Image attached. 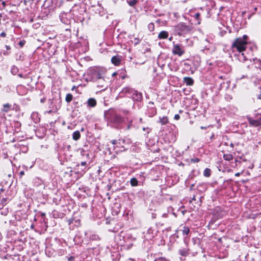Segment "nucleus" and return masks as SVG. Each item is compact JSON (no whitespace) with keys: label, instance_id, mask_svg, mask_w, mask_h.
Returning <instances> with one entry per match:
<instances>
[{"label":"nucleus","instance_id":"1","mask_svg":"<svg viewBox=\"0 0 261 261\" xmlns=\"http://www.w3.org/2000/svg\"><path fill=\"white\" fill-rule=\"evenodd\" d=\"M106 73L105 68L100 67H93L89 69L88 74L91 76V81L93 82L102 81V85H98L100 88H105L107 86L105 80Z\"/></svg>","mask_w":261,"mask_h":261},{"label":"nucleus","instance_id":"2","mask_svg":"<svg viewBox=\"0 0 261 261\" xmlns=\"http://www.w3.org/2000/svg\"><path fill=\"white\" fill-rule=\"evenodd\" d=\"M248 36L244 35L242 37L236 38L232 43L231 47L236 48L239 53L245 51L247 48Z\"/></svg>","mask_w":261,"mask_h":261},{"label":"nucleus","instance_id":"3","mask_svg":"<svg viewBox=\"0 0 261 261\" xmlns=\"http://www.w3.org/2000/svg\"><path fill=\"white\" fill-rule=\"evenodd\" d=\"M175 32L179 36L188 33L191 31V27L184 23H180L174 28Z\"/></svg>","mask_w":261,"mask_h":261},{"label":"nucleus","instance_id":"4","mask_svg":"<svg viewBox=\"0 0 261 261\" xmlns=\"http://www.w3.org/2000/svg\"><path fill=\"white\" fill-rule=\"evenodd\" d=\"M113 145L114 149L116 152L122 151L125 150L124 144L125 143L124 139H119L118 140H113L111 141Z\"/></svg>","mask_w":261,"mask_h":261},{"label":"nucleus","instance_id":"5","mask_svg":"<svg viewBox=\"0 0 261 261\" xmlns=\"http://www.w3.org/2000/svg\"><path fill=\"white\" fill-rule=\"evenodd\" d=\"M134 90V89H133L129 87H125L121 91L119 95L120 97H124L125 96L130 97Z\"/></svg>","mask_w":261,"mask_h":261},{"label":"nucleus","instance_id":"6","mask_svg":"<svg viewBox=\"0 0 261 261\" xmlns=\"http://www.w3.org/2000/svg\"><path fill=\"white\" fill-rule=\"evenodd\" d=\"M130 97L133 100L136 101H141L142 100V95L141 92L134 89Z\"/></svg>","mask_w":261,"mask_h":261},{"label":"nucleus","instance_id":"7","mask_svg":"<svg viewBox=\"0 0 261 261\" xmlns=\"http://www.w3.org/2000/svg\"><path fill=\"white\" fill-rule=\"evenodd\" d=\"M172 53L174 55H177L178 56H182L184 53V50L181 48L178 44L174 45L172 48Z\"/></svg>","mask_w":261,"mask_h":261},{"label":"nucleus","instance_id":"8","mask_svg":"<svg viewBox=\"0 0 261 261\" xmlns=\"http://www.w3.org/2000/svg\"><path fill=\"white\" fill-rule=\"evenodd\" d=\"M123 117L118 114H115L111 119V121L116 124H119L123 122Z\"/></svg>","mask_w":261,"mask_h":261},{"label":"nucleus","instance_id":"9","mask_svg":"<svg viewBox=\"0 0 261 261\" xmlns=\"http://www.w3.org/2000/svg\"><path fill=\"white\" fill-rule=\"evenodd\" d=\"M248 121L251 125L257 126L261 124V116L258 119H253L251 118H249Z\"/></svg>","mask_w":261,"mask_h":261},{"label":"nucleus","instance_id":"10","mask_svg":"<svg viewBox=\"0 0 261 261\" xmlns=\"http://www.w3.org/2000/svg\"><path fill=\"white\" fill-rule=\"evenodd\" d=\"M189 248L186 245V247L181 248L179 250V253L182 256H187L189 254Z\"/></svg>","mask_w":261,"mask_h":261},{"label":"nucleus","instance_id":"11","mask_svg":"<svg viewBox=\"0 0 261 261\" xmlns=\"http://www.w3.org/2000/svg\"><path fill=\"white\" fill-rule=\"evenodd\" d=\"M121 61V58L118 56H113L111 59L112 63L116 66L119 65L120 64Z\"/></svg>","mask_w":261,"mask_h":261},{"label":"nucleus","instance_id":"12","mask_svg":"<svg viewBox=\"0 0 261 261\" xmlns=\"http://www.w3.org/2000/svg\"><path fill=\"white\" fill-rule=\"evenodd\" d=\"M183 81L187 86H192L194 84V80L190 77H185L183 79Z\"/></svg>","mask_w":261,"mask_h":261},{"label":"nucleus","instance_id":"13","mask_svg":"<svg viewBox=\"0 0 261 261\" xmlns=\"http://www.w3.org/2000/svg\"><path fill=\"white\" fill-rule=\"evenodd\" d=\"M169 33L165 31H161L158 35V38L160 39H167L168 37Z\"/></svg>","mask_w":261,"mask_h":261},{"label":"nucleus","instance_id":"14","mask_svg":"<svg viewBox=\"0 0 261 261\" xmlns=\"http://www.w3.org/2000/svg\"><path fill=\"white\" fill-rule=\"evenodd\" d=\"M96 100L95 99L90 98L87 100V105L89 107H94L96 105Z\"/></svg>","mask_w":261,"mask_h":261},{"label":"nucleus","instance_id":"15","mask_svg":"<svg viewBox=\"0 0 261 261\" xmlns=\"http://www.w3.org/2000/svg\"><path fill=\"white\" fill-rule=\"evenodd\" d=\"M11 110V105L9 103H6L3 105V108L2 109V111L4 113H7Z\"/></svg>","mask_w":261,"mask_h":261},{"label":"nucleus","instance_id":"16","mask_svg":"<svg viewBox=\"0 0 261 261\" xmlns=\"http://www.w3.org/2000/svg\"><path fill=\"white\" fill-rule=\"evenodd\" d=\"M193 17L196 20V23L197 24H199L201 22V19L200 18V14L198 12L195 13L193 16Z\"/></svg>","mask_w":261,"mask_h":261},{"label":"nucleus","instance_id":"17","mask_svg":"<svg viewBox=\"0 0 261 261\" xmlns=\"http://www.w3.org/2000/svg\"><path fill=\"white\" fill-rule=\"evenodd\" d=\"M240 54L238 56L239 57V60L241 62H245L247 60V57L245 56L244 53H240Z\"/></svg>","mask_w":261,"mask_h":261},{"label":"nucleus","instance_id":"18","mask_svg":"<svg viewBox=\"0 0 261 261\" xmlns=\"http://www.w3.org/2000/svg\"><path fill=\"white\" fill-rule=\"evenodd\" d=\"M81 134L79 131L73 132L72 134V138L74 140H77L80 139Z\"/></svg>","mask_w":261,"mask_h":261},{"label":"nucleus","instance_id":"19","mask_svg":"<svg viewBox=\"0 0 261 261\" xmlns=\"http://www.w3.org/2000/svg\"><path fill=\"white\" fill-rule=\"evenodd\" d=\"M130 183L131 186L133 187H136L138 185V181L135 177L132 178L130 179Z\"/></svg>","mask_w":261,"mask_h":261},{"label":"nucleus","instance_id":"20","mask_svg":"<svg viewBox=\"0 0 261 261\" xmlns=\"http://www.w3.org/2000/svg\"><path fill=\"white\" fill-rule=\"evenodd\" d=\"M181 231H182V235L187 236L190 232V229L188 227L185 226L183 227Z\"/></svg>","mask_w":261,"mask_h":261},{"label":"nucleus","instance_id":"21","mask_svg":"<svg viewBox=\"0 0 261 261\" xmlns=\"http://www.w3.org/2000/svg\"><path fill=\"white\" fill-rule=\"evenodd\" d=\"M160 122L162 125H164L167 124L168 122V119L167 117L164 116L162 118H160Z\"/></svg>","mask_w":261,"mask_h":261},{"label":"nucleus","instance_id":"22","mask_svg":"<svg viewBox=\"0 0 261 261\" xmlns=\"http://www.w3.org/2000/svg\"><path fill=\"white\" fill-rule=\"evenodd\" d=\"M223 158L226 161H231L233 159V155L231 154H224Z\"/></svg>","mask_w":261,"mask_h":261},{"label":"nucleus","instance_id":"23","mask_svg":"<svg viewBox=\"0 0 261 261\" xmlns=\"http://www.w3.org/2000/svg\"><path fill=\"white\" fill-rule=\"evenodd\" d=\"M211 171L208 168H206L204 169L203 172V175L205 177H210L211 175Z\"/></svg>","mask_w":261,"mask_h":261},{"label":"nucleus","instance_id":"24","mask_svg":"<svg viewBox=\"0 0 261 261\" xmlns=\"http://www.w3.org/2000/svg\"><path fill=\"white\" fill-rule=\"evenodd\" d=\"M9 199L8 198H3L1 200H0V202L2 203V207H4L5 205H6Z\"/></svg>","mask_w":261,"mask_h":261},{"label":"nucleus","instance_id":"25","mask_svg":"<svg viewBox=\"0 0 261 261\" xmlns=\"http://www.w3.org/2000/svg\"><path fill=\"white\" fill-rule=\"evenodd\" d=\"M72 98H73V96L71 94H70V93L67 94L66 95V98H65L66 101L68 103L70 102V101H71Z\"/></svg>","mask_w":261,"mask_h":261},{"label":"nucleus","instance_id":"26","mask_svg":"<svg viewBox=\"0 0 261 261\" xmlns=\"http://www.w3.org/2000/svg\"><path fill=\"white\" fill-rule=\"evenodd\" d=\"M138 1V0H127V3L130 6L133 7L137 3Z\"/></svg>","mask_w":261,"mask_h":261},{"label":"nucleus","instance_id":"27","mask_svg":"<svg viewBox=\"0 0 261 261\" xmlns=\"http://www.w3.org/2000/svg\"><path fill=\"white\" fill-rule=\"evenodd\" d=\"M1 211V214L2 215L6 216L8 213V209L7 208H4L3 207L2 209L0 210Z\"/></svg>","mask_w":261,"mask_h":261},{"label":"nucleus","instance_id":"28","mask_svg":"<svg viewBox=\"0 0 261 261\" xmlns=\"http://www.w3.org/2000/svg\"><path fill=\"white\" fill-rule=\"evenodd\" d=\"M18 69L16 66H13L12 67L11 72L13 74L15 75L18 72Z\"/></svg>","mask_w":261,"mask_h":261},{"label":"nucleus","instance_id":"29","mask_svg":"<svg viewBox=\"0 0 261 261\" xmlns=\"http://www.w3.org/2000/svg\"><path fill=\"white\" fill-rule=\"evenodd\" d=\"M148 29L150 32L153 31L154 30V23H152V22H151V23H149L148 25Z\"/></svg>","mask_w":261,"mask_h":261},{"label":"nucleus","instance_id":"30","mask_svg":"<svg viewBox=\"0 0 261 261\" xmlns=\"http://www.w3.org/2000/svg\"><path fill=\"white\" fill-rule=\"evenodd\" d=\"M80 153L82 156L86 155L87 158H89V155L88 153H85V151L83 149H80Z\"/></svg>","mask_w":261,"mask_h":261},{"label":"nucleus","instance_id":"31","mask_svg":"<svg viewBox=\"0 0 261 261\" xmlns=\"http://www.w3.org/2000/svg\"><path fill=\"white\" fill-rule=\"evenodd\" d=\"M81 165L82 166L84 167V168L83 169H81L82 171L84 173L85 172V171H86V167H85V166L86 165V162L84 161V162H81Z\"/></svg>","mask_w":261,"mask_h":261},{"label":"nucleus","instance_id":"32","mask_svg":"<svg viewBox=\"0 0 261 261\" xmlns=\"http://www.w3.org/2000/svg\"><path fill=\"white\" fill-rule=\"evenodd\" d=\"M132 120H130L128 122V124L127 126L126 129L129 130L132 128Z\"/></svg>","mask_w":261,"mask_h":261},{"label":"nucleus","instance_id":"33","mask_svg":"<svg viewBox=\"0 0 261 261\" xmlns=\"http://www.w3.org/2000/svg\"><path fill=\"white\" fill-rule=\"evenodd\" d=\"M25 43V41L24 40H21L19 42L18 44L21 47H22L24 46Z\"/></svg>","mask_w":261,"mask_h":261},{"label":"nucleus","instance_id":"34","mask_svg":"<svg viewBox=\"0 0 261 261\" xmlns=\"http://www.w3.org/2000/svg\"><path fill=\"white\" fill-rule=\"evenodd\" d=\"M140 42V40L138 38H135L134 39V44L135 45L139 44Z\"/></svg>","mask_w":261,"mask_h":261},{"label":"nucleus","instance_id":"35","mask_svg":"<svg viewBox=\"0 0 261 261\" xmlns=\"http://www.w3.org/2000/svg\"><path fill=\"white\" fill-rule=\"evenodd\" d=\"M67 259H68V261H74V257L73 256H70V257H68Z\"/></svg>","mask_w":261,"mask_h":261},{"label":"nucleus","instance_id":"36","mask_svg":"<svg viewBox=\"0 0 261 261\" xmlns=\"http://www.w3.org/2000/svg\"><path fill=\"white\" fill-rule=\"evenodd\" d=\"M174 118V119L177 120L179 119L180 116L178 114H176V115H175Z\"/></svg>","mask_w":261,"mask_h":261},{"label":"nucleus","instance_id":"37","mask_svg":"<svg viewBox=\"0 0 261 261\" xmlns=\"http://www.w3.org/2000/svg\"><path fill=\"white\" fill-rule=\"evenodd\" d=\"M0 36L4 38L6 36V33L4 32H2L0 34Z\"/></svg>","mask_w":261,"mask_h":261},{"label":"nucleus","instance_id":"38","mask_svg":"<svg viewBox=\"0 0 261 261\" xmlns=\"http://www.w3.org/2000/svg\"><path fill=\"white\" fill-rule=\"evenodd\" d=\"M160 261H169L168 259L164 257H160Z\"/></svg>","mask_w":261,"mask_h":261},{"label":"nucleus","instance_id":"39","mask_svg":"<svg viewBox=\"0 0 261 261\" xmlns=\"http://www.w3.org/2000/svg\"><path fill=\"white\" fill-rule=\"evenodd\" d=\"M45 100H46V98H45V97H43V98H41V99H40V102H41V103H44V101H45Z\"/></svg>","mask_w":261,"mask_h":261},{"label":"nucleus","instance_id":"40","mask_svg":"<svg viewBox=\"0 0 261 261\" xmlns=\"http://www.w3.org/2000/svg\"><path fill=\"white\" fill-rule=\"evenodd\" d=\"M96 83H97V86H98V85H102V81H99L98 82H96Z\"/></svg>","mask_w":261,"mask_h":261},{"label":"nucleus","instance_id":"41","mask_svg":"<svg viewBox=\"0 0 261 261\" xmlns=\"http://www.w3.org/2000/svg\"><path fill=\"white\" fill-rule=\"evenodd\" d=\"M242 172H237L235 174L236 176H239Z\"/></svg>","mask_w":261,"mask_h":261},{"label":"nucleus","instance_id":"42","mask_svg":"<svg viewBox=\"0 0 261 261\" xmlns=\"http://www.w3.org/2000/svg\"><path fill=\"white\" fill-rule=\"evenodd\" d=\"M6 48H7V49L8 50H10L11 49V47L9 45H6Z\"/></svg>","mask_w":261,"mask_h":261},{"label":"nucleus","instance_id":"43","mask_svg":"<svg viewBox=\"0 0 261 261\" xmlns=\"http://www.w3.org/2000/svg\"><path fill=\"white\" fill-rule=\"evenodd\" d=\"M28 0H24V1H23V4H24V5H27V2H28Z\"/></svg>","mask_w":261,"mask_h":261},{"label":"nucleus","instance_id":"44","mask_svg":"<svg viewBox=\"0 0 261 261\" xmlns=\"http://www.w3.org/2000/svg\"><path fill=\"white\" fill-rule=\"evenodd\" d=\"M2 4L3 5V6L4 7H5L6 5L5 2H4V1H2Z\"/></svg>","mask_w":261,"mask_h":261},{"label":"nucleus","instance_id":"45","mask_svg":"<svg viewBox=\"0 0 261 261\" xmlns=\"http://www.w3.org/2000/svg\"><path fill=\"white\" fill-rule=\"evenodd\" d=\"M16 60H23V59H21V56H19V57H18V59L17 58Z\"/></svg>","mask_w":261,"mask_h":261},{"label":"nucleus","instance_id":"46","mask_svg":"<svg viewBox=\"0 0 261 261\" xmlns=\"http://www.w3.org/2000/svg\"><path fill=\"white\" fill-rule=\"evenodd\" d=\"M37 115V113H33L32 114V117H34L35 115Z\"/></svg>","mask_w":261,"mask_h":261},{"label":"nucleus","instance_id":"47","mask_svg":"<svg viewBox=\"0 0 261 261\" xmlns=\"http://www.w3.org/2000/svg\"><path fill=\"white\" fill-rule=\"evenodd\" d=\"M18 76H19V77H23V75H22V74H21V73L18 74Z\"/></svg>","mask_w":261,"mask_h":261},{"label":"nucleus","instance_id":"48","mask_svg":"<svg viewBox=\"0 0 261 261\" xmlns=\"http://www.w3.org/2000/svg\"><path fill=\"white\" fill-rule=\"evenodd\" d=\"M146 129H149V128H148V127H147V128L143 127V130H144V131H145Z\"/></svg>","mask_w":261,"mask_h":261},{"label":"nucleus","instance_id":"49","mask_svg":"<svg viewBox=\"0 0 261 261\" xmlns=\"http://www.w3.org/2000/svg\"><path fill=\"white\" fill-rule=\"evenodd\" d=\"M3 207H2V203L0 202V210L2 209Z\"/></svg>","mask_w":261,"mask_h":261},{"label":"nucleus","instance_id":"50","mask_svg":"<svg viewBox=\"0 0 261 261\" xmlns=\"http://www.w3.org/2000/svg\"><path fill=\"white\" fill-rule=\"evenodd\" d=\"M154 261H160V257H159V258H156V259H155L154 260Z\"/></svg>","mask_w":261,"mask_h":261},{"label":"nucleus","instance_id":"51","mask_svg":"<svg viewBox=\"0 0 261 261\" xmlns=\"http://www.w3.org/2000/svg\"><path fill=\"white\" fill-rule=\"evenodd\" d=\"M245 77V76H244V75H243V76H242V77H240V78H239V77H238V80H241V79H242V78H243V77Z\"/></svg>","mask_w":261,"mask_h":261},{"label":"nucleus","instance_id":"52","mask_svg":"<svg viewBox=\"0 0 261 261\" xmlns=\"http://www.w3.org/2000/svg\"><path fill=\"white\" fill-rule=\"evenodd\" d=\"M201 129H205L206 128V127L205 126H201Z\"/></svg>","mask_w":261,"mask_h":261},{"label":"nucleus","instance_id":"53","mask_svg":"<svg viewBox=\"0 0 261 261\" xmlns=\"http://www.w3.org/2000/svg\"><path fill=\"white\" fill-rule=\"evenodd\" d=\"M199 161V160L198 159H196L195 160V162H198Z\"/></svg>","mask_w":261,"mask_h":261},{"label":"nucleus","instance_id":"54","mask_svg":"<svg viewBox=\"0 0 261 261\" xmlns=\"http://www.w3.org/2000/svg\"><path fill=\"white\" fill-rule=\"evenodd\" d=\"M20 174L21 175H23L24 174V172L23 171H21V172H20Z\"/></svg>","mask_w":261,"mask_h":261},{"label":"nucleus","instance_id":"55","mask_svg":"<svg viewBox=\"0 0 261 261\" xmlns=\"http://www.w3.org/2000/svg\"><path fill=\"white\" fill-rule=\"evenodd\" d=\"M169 40L170 41H171V40H172V37H170V38H169Z\"/></svg>","mask_w":261,"mask_h":261},{"label":"nucleus","instance_id":"56","mask_svg":"<svg viewBox=\"0 0 261 261\" xmlns=\"http://www.w3.org/2000/svg\"><path fill=\"white\" fill-rule=\"evenodd\" d=\"M4 191V189L3 188L1 189V192H3Z\"/></svg>","mask_w":261,"mask_h":261},{"label":"nucleus","instance_id":"57","mask_svg":"<svg viewBox=\"0 0 261 261\" xmlns=\"http://www.w3.org/2000/svg\"><path fill=\"white\" fill-rule=\"evenodd\" d=\"M154 113H153V115H154V114H156V110H154Z\"/></svg>","mask_w":261,"mask_h":261},{"label":"nucleus","instance_id":"58","mask_svg":"<svg viewBox=\"0 0 261 261\" xmlns=\"http://www.w3.org/2000/svg\"><path fill=\"white\" fill-rule=\"evenodd\" d=\"M116 74V72H114V73L112 74V75H113V76H114V75H115Z\"/></svg>","mask_w":261,"mask_h":261},{"label":"nucleus","instance_id":"59","mask_svg":"<svg viewBox=\"0 0 261 261\" xmlns=\"http://www.w3.org/2000/svg\"><path fill=\"white\" fill-rule=\"evenodd\" d=\"M76 167H77V168H79V167H80V165H79V164L77 165H76ZM77 169H79V168H77Z\"/></svg>","mask_w":261,"mask_h":261},{"label":"nucleus","instance_id":"60","mask_svg":"<svg viewBox=\"0 0 261 261\" xmlns=\"http://www.w3.org/2000/svg\"><path fill=\"white\" fill-rule=\"evenodd\" d=\"M142 119L141 118H140V121L141 122H142Z\"/></svg>","mask_w":261,"mask_h":261},{"label":"nucleus","instance_id":"61","mask_svg":"<svg viewBox=\"0 0 261 261\" xmlns=\"http://www.w3.org/2000/svg\"><path fill=\"white\" fill-rule=\"evenodd\" d=\"M230 146H231V147H233V144H232V143H231Z\"/></svg>","mask_w":261,"mask_h":261},{"label":"nucleus","instance_id":"62","mask_svg":"<svg viewBox=\"0 0 261 261\" xmlns=\"http://www.w3.org/2000/svg\"><path fill=\"white\" fill-rule=\"evenodd\" d=\"M4 55H8V54L6 53H4Z\"/></svg>","mask_w":261,"mask_h":261}]
</instances>
